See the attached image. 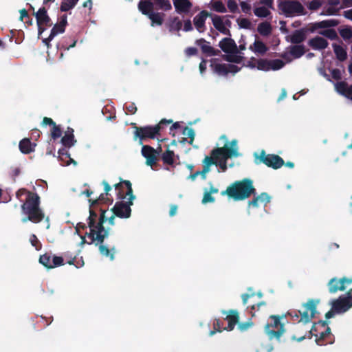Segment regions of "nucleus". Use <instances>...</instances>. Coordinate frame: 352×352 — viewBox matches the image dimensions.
<instances>
[{"mask_svg":"<svg viewBox=\"0 0 352 352\" xmlns=\"http://www.w3.org/2000/svg\"><path fill=\"white\" fill-rule=\"evenodd\" d=\"M99 205L91 207L89 209V216L87 218V225L89 232L85 233V236L91 239V244L96 242V245H98L100 253L106 257H109L111 260L114 259V253L111 252L114 248L109 250L103 244L104 239L109 234V230L105 229L103 224L107 221L105 213L106 209L99 208Z\"/></svg>","mask_w":352,"mask_h":352,"instance_id":"obj_1","label":"nucleus"},{"mask_svg":"<svg viewBox=\"0 0 352 352\" xmlns=\"http://www.w3.org/2000/svg\"><path fill=\"white\" fill-rule=\"evenodd\" d=\"M221 139L227 140V137L223 135ZM238 150L236 140H232L230 142L226 141L223 146L212 149L210 156H206L204 160H210L211 166H219L223 172H226L228 169V160L239 157L240 154Z\"/></svg>","mask_w":352,"mask_h":352,"instance_id":"obj_2","label":"nucleus"},{"mask_svg":"<svg viewBox=\"0 0 352 352\" xmlns=\"http://www.w3.org/2000/svg\"><path fill=\"white\" fill-rule=\"evenodd\" d=\"M117 191L118 199H124L129 196L127 202L118 201L112 208L111 211L116 217L119 218H129L131 216V206L133 205V201L135 198L133 194L131 183L129 180H122L114 185Z\"/></svg>","mask_w":352,"mask_h":352,"instance_id":"obj_3","label":"nucleus"},{"mask_svg":"<svg viewBox=\"0 0 352 352\" xmlns=\"http://www.w3.org/2000/svg\"><path fill=\"white\" fill-rule=\"evenodd\" d=\"M40 197L36 192H28L25 201H23L21 210L27 215L22 219V222L25 223L30 221L32 223H38L43 221L45 214L40 208Z\"/></svg>","mask_w":352,"mask_h":352,"instance_id":"obj_4","label":"nucleus"},{"mask_svg":"<svg viewBox=\"0 0 352 352\" xmlns=\"http://www.w3.org/2000/svg\"><path fill=\"white\" fill-rule=\"evenodd\" d=\"M255 194L256 189L253 185V181L249 178L233 182L226 190L221 192V195H227L234 201L245 200Z\"/></svg>","mask_w":352,"mask_h":352,"instance_id":"obj_5","label":"nucleus"},{"mask_svg":"<svg viewBox=\"0 0 352 352\" xmlns=\"http://www.w3.org/2000/svg\"><path fill=\"white\" fill-rule=\"evenodd\" d=\"M319 303V299H309L307 302L302 304L301 309L291 311L288 314L294 321L307 324L311 321L317 314V306Z\"/></svg>","mask_w":352,"mask_h":352,"instance_id":"obj_6","label":"nucleus"},{"mask_svg":"<svg viewBox=\"0 0 352 352\" xmlns=\"http://www.w3.org/2000/svg\"><path fill=\"white\" fill-rule=\"evenodd\" d=\"M173 122V120L162 119L155 126H135L134 139H139L140 144H142L144 140L147 139L154 140L160 135V131L163 129L164 124Z\"/></svg>","mask_w":352,"mask_h":352,"instance_id":"obj_7","label":"nucleus"},{"mask_svg":"<svg viewBox=\"0 0 352 352\" xmlns=\"http://www.w3.org/2000/svg\"><path fill=\"white\" fill-rule=\"evenodd\" d=\"M278 8L286 17L305 15L307 12L303 5L298 0H280Z\"/></svg>","mask_w":352,"mask_h":352,"instance_id":"obj_8","label":"nucleus"},{"mask_svg":"<svg viewBox=\"0 0 352 352\" xmlns=\"http://www.w3.org/2000/svg\"><path fill=\"white\" fill-rule=\"evenodd\" d=\"M256 163H263L273 169H278L284 165V160L278 155L266 154L265 151L262 150L259 155L256 156Z\"/></svg>","mask_w":352,"mask_h":352,"instance_id":"obj_9","label":"nucleus"},{"mask_svg":"<svg viewBox=\"0 0 352 352\" xmlns=\"http://www.w3.org/2000/svg\"><path fill=\"white\" fill-rule=\"evenodd\" d=\"M138 8L151 10L155 12L159 10L168 12L172 9V5L169 0H140L138 2Z\"/></svg>","mask_w":352,"mask_h":352,"instance_id":"obj_10","label":"nucleus"},{"mask_svg":"<svg viewBox=\"0 0 352 352\" xmlns=\"http://www.w3.org/2000/svg\"><path fill=\"white\" fill-rule=\"evenodd\" d=\"M271 322L265 327V331L270 339H279L284 332L283 324L280 322V317L272 315L270 316Z\"/></svg>","mask_w":352,"mask_h":352,"instance_id":"obj_11","label":"nucleus"},{"mask_svg":"<svg viewBox=\"0 0 352 352\" xmlns=\"http://www.w3.org/2000/svg\"><path fill=\"white\" fill-rule=\"evenodd\" d=\"M351 307H352V288L346 292V296H341L332 302V309L336 314L344 313Z\"/></svg>","mask_w":352,"mask_h":352,"instance_id":"obj_12","label":"nucleus"},{"mask_svg":"<svg viewBox=\"0 0 352 352\" xmlns=\"http://www.w3.org/2000/svg\"><path fill=\"white\" fill-rule=\"evenodd\" d=\"M34 14L36 19L38 34L40 35L45 30L46 27L52 26V22L45 7L40 8Z\"/></svg>","mask_w":352,"mask_h":352,"instance_id":"obj_13","label":"nucleus"},{"mask_svg":"<svg viewBox=\"0 0 352 352\" xmlns=\"http://www.w3.org/2000/svg\"><path fill=\"white\" fill-rule=\"evenodd\" d=\"M39 263L47 269H52L64 265L63 256L54 255L51 253H45L39 257Z\"/></svg>","mask_w":352,"mask_h":352,"instance_id":"obj_14","label":"nucleus"},{"mask_svg":"<svg viewBox=\"0 0 352 352\" xmlns=\"http://www.w3.org/2000/svg\"><path fill=\"white\" fill-rule=\"evenodd\" d=\"M67 25V19L66 15H63L58 23H56L52 29L51 30V32L47 38H45L43 40V42L47 46V48L50 46V41L58 34L63 33L65 30L66 25Z\"/></svg>","mask_w":352,"mask_h":352,"instance_id":"obj_15","label":"nucleus"},{"mask_svg":"<svg viewBox=\"0 0 352 352\" xmlns=\"http://www.w3.org/2000/svg\"><path fill=\"white\" fill-rule=\"evenodd\" d=\"M254 293L243 294L241 295L243 304L244 305H247V309L250 311L252 317H254L257 312H259L260 311L266 307V302L264 301H261L256 303L248 305V300L254 298Z\"/></svg>","mask_w":352,"mask_h":352,"instance_id":"obj_16","label":"nucleus"},{"mask_svg":"<svg viewBox=\"0 0 352 352\" xmlns=\"http://www.w3.org/2000/svg\"><path fill=\"white\" fill-rule=\"evenodd\" d=\"M352 284V279L346 277L338 279L332 278L328 283L329 292L331 294L336 293L338 291H344L347 285Z\"/></svg>","mask_w":352,"mask_h":352,"instance_id":"obj_17","label":"nucleus"},{"mask_svg":"<svg viewBox=\"0 0 352 352\" xmlns=\"http://www.w3.org/2000/svg\"><path fill=\"white\" fill-rule=\"evenodd\" d=\"M310 30L311 26L309 24L305 28L294 31L291 35L286 37V40L293 44H300L306 40L307 34L311 33Z\"/></svg>","mask_w":352,"mask_h":352,"instance_id":"obj_18","label":"nucleus"},{"mask_svg":"<svg viewBox=\"0 0 352 352\" xmlns=\"http://www.w3.org/2000/svg\"><path fill=\"white\" fill-rule=\"evenodd\" d=\"M102 184L104 186V193L100 194L99 197L96 199H89V202H91V207L95 206L96 205H100L102 203L107 204H111L113 203V198L109 197L110 195L109 191L112 189L111 186L105 180L102 181Z\"/></svg>","mask_w":352,"mask_h":352,"instance_id":"obj_19","label":"nucleus"},{"mask_svg":"<svg viewBox=\"0 0 352 352\" xmlns=\"http://www.w3.org/2000/svg\"><path fill=\"white\" fill-rule=\"evenodd\" d=\"M141 153L142 156L146 158V165L152 167L156 164L158 153L154 148L149 145H143Z\"/></svg>","mask_w":352,"mask_h":352,"instance_id":"obj_20","label":"nucleus"},{"mask_svg":"<svg viewBox=\"0 0 352 352\" xmlns=\"http://www.w3.org/2000/svg\"><path fill=\"white\" fill-rule=\"evenodd\" d=\"M142 14L146 15L151 21V25H162L164 23L165 14L163 12H155L151 10L138 8Z\"/></svg>","mask_w":352,"mask_h":352,"instance_id":"obj_21","label":"nucleus"},{"mask_svg":"<svg viewBox=\"0 0 352 352\" xmlns=\"http://www.w3.org/2000/svg\"><path fill=\"white\" fill-rule=\"evenodd\" d=\"M195 44L200 46L203 54L207 56H218L221 54L219 50L214 49L210 45V43L204 38H199L195 41Z\"/></svg>","mask_w":352,"mask_h":352,"instance_id":"obj_22","label":"nucleus"},{"mask_svg":"<svg viewBox=\"0 0 352 352\" xmlns=\"http://www.w3.org/2000/svg\"><path fill=\"white\" fill-rule=\"evenodd\" d=\"M221 50L227 54L239 53V48L235 41L230 38H223L219 43Z\"/></svg>","mask_w":352,"mask_h":352,"instance_id":"obj_23","label":"nucleus"},{"mask_svg":"<svg viewBox=\"0 0 352 352\" xmlns=\"http://www.w3.org/2000/svg\"><path fill=\"white\" fill-rule=\"evenodd\" d=\"M203 169L201 170H197L193 173H191L188 179L194 181L197 176L200 175L202 179H206V174L210 171L211 162L210 160H203L202 161Z\"/></svg>","mask_w":352,"mask_h":352,"instance_id":"obj_24","label":"nucleus"},{"mask_svg":"<svg viewBox=\"0 0 352 352\" xmlns=\"http://www.w3.org/2000/svg\"><path fill=\"white\" fill-rule=\"evenodd\" d=\"M209 15L206 10H202L194 17L193 23L198 32L201 33L204 32L206 20Z\"/></svg>","mask_w":352,"mask_h":352,"instance_id":"obj_25","label":"nucleus"},{"mask_svg":"<svg viewBox=\"0 0 352 352\" xmlns=\"http://www.w3.org/2000/svg\"><path fill=\"white\" fill-rule=\"evenodd\" d=\"M324 330L321 332H318V334H315L314 337L316 338V342L318 345H324V340L329 336L331 334V329L329 327H327V323L326 321H319L318 323Z\"/></svg>","mask_w":352,"mask_h":352,"instance_id":"obj_26","label":"nucleus"},{"mask_svg":"<svg viewBox=\"0 0 352 352\" xmlns=\"http://www.w3.org/2000/svg\"><path fill=\"white\" fill-rule=\"evenodd\" d=\"M339 21L337 19H327L314 23H309L311 26L310 30L311 32H314L319 28H329L331 27H336L339 24Z\"/></svg>","mask_w":352,"mask_h":352,"instance_id":"obj_27","label":"nucleus"},{"mask_svg":"<svg viewBox=\"0 0 352 352\" xmlns=\"http://www.w3.org/2000/svg\"><path fill=\"white\" fill-rule=\"evenodd\" d=\"M336 89L340 94L352 100V85H349L345 81H340L336 84Z\"/></svg>","mask_w":352,"mask_h":352,"instance_id":"obj_28","label":"nucleus"},{"mask_svg":"<svg viewBox=\"0 0 352 352\" xmlns=\"http://www.w3.org/2000/svg\"><path fill=\"white\" fill-rule=\"evenodd\" d=\"M173 5L179 14L188 13L192 6L190 0H173Z\"/></svg>","mask_w":352,"mask_h":352,"instance_id":"obj_29","label":"nucleus"},{"mask_svg":"<svg viewBox=\"0 0 352 352\" xmlns=\"http://www.w3.org/2000/svg\"><path fill=\"white\" fill-rule=\"evenodd\" d=\"M225 320L228 321V324L224 329L229 331L233 330L235 325L239 322V320L238 311L234 309L230 310L229 314L227 315Z\"/></svg>","mask_w":352,"mask_h":352,"instance_id":"obj_30","label":"nucleus"},{"mask_svg":"<svg viewBox=\"0 0 352 352\" xmlns=\"http://www.w3.org/2000/svg\"><path fill=\"white\" fill-rule=\"evenodd\" d=\"M308 43L314 50H324L329 45L328 41L325 38L318 36L310 39Z\"/></svg>","mask_w":352,"mask_h":352,"instance_id":"obj_31","label":"nucleus"},{"mask_svg":"<svg viewBox=\"0 0 352 352\" xmlns=\"http://www.w3.org/2000/svg\"><path fill=\"white\" fill-rule=\"evenodd\" d=\"M249 49L254 53H257L261 55L265 54L268 50L267 45L260 40H256L253 45L249 47Z\"/></svg>","mask_w":352,"mask_h":352,"instance_id":"obj_32","label":"nucleus"},{"mask_svg":"<svg viewBox=\"0 0 352 352\" xmlns=\"http://www.w3.org/2000/svg\"><path fill=\"white\" fill-rule=\"evenodd\" d=\"M19 149L24 154H29L34 151L36 144H32L30 139L24 138L19 142Z\"/></svg>","mask_w":352,"mask_h":352,"instance_id":"obj_33","label":"nucleus"},{"mask_svg":"<svg viewBox=\"0 0 352 352\" xmlns=\"http://www.w3.org/2000/svg\"><path fill=\"white\" fill-rule=\"evenodd\" d=\"M305 53V48L303 45L295 44L289 47V54L294 58H299Z\"/></svg>","mask_w":352,"mask_h":352,"instance_id":"obj_34","label":"nucleus"},{"mask_svg":"<svg viewBox=\"0 0 352 352\" xmlns=\"http://www.w3.org/2000/svg\"><path fill=\"white\" fill-rule=\"evenodd\" d=\"M67 148L64 147L58 150V158L60 159V160L65 162V165L67 166L69 165L72 163L76 164V161L71 158L70 154L69 153Z\"/></svg>","mask_w":352,"mask_h":352,"instance_id":"obj_35","label":"nucleus"},{"mask_svg":"<svg viewBox=\"0 0 352 352\" xmlns=\"http://www.w3.org/2000/svg\"><path fill=\"white\" fill-rule=\"evenodd\" d=\"M333 48L338 60L342 62L347 58L346 51L342 46L334 43L333 44Z\"/></svg>","mask_w":352,"mask_h":352,"instance_id":"obj_36","label":"nucleus"},{"mask_svg":"<svg viewBox=\"0 0 352 352\" xmlns=\"http://www.w3.org/2000/svg\"><path fill=\"white\" fill-rule=\"evenodd\" d=\"M212 23L214 27L220 32L223 34H227L228 32H230V31L225 27V25L221 16H215L212 19Z\"/></svg>","mask_w":352,"mask_h":352,"instance_id":"obj_37","label":"nucleus"},{"mask_svg":"<svg viewBox=\"0 0 352 352\" xmlns=\"http://www.w3.org/2000/svg\"><path fill=\"white\" fill-rule=\"evenodd\" d=\"M174 157V151L168 148L162 153V160L164 164L172 166L175 162Z\"/></svg>","mask_w":352,"mask_h":352,"instance_id":"obj_38","label":"nucleus"},{"mask_svg":"<svg viewBox=\"0 0 352 352\" xmlns=\"http://www.w3.org/2000/svg\"><path fill=\"white\" fill-rule=\"evenodd\" d=\"M77 40L75 38L65 37L60 43L58 45V47L63 48L64 50H69L72 47H75Z\"/></svg>","mask_w":352,"mask_h":352,"instance_id":"obj_39","label":"nucleus"},{"mask_svg":"<svg viewBox=\"0 0 352 352\" xmlns=\"http://www.w3.org/2000/svg\"><path fill=\"white\" fill-rule=\"evenodd\" d=\"M76 142L77 140L75 139L74 135H70L66 133H65L60 140V142L63 146L68 148L73 146L76 143Z\"/></svg>","mask_w":352,"mask_h":352,"instance_id":"obj_40","label":"nucleus"},{"mask_svg":"<svg viewBox=\"0 0 352 352\" xmlns=\"http://www.w3.org/2000/svg\"><path fill=\"white\" fill-rule=\"evenodd\" d=\"M213 71L219 75L226 76L229 74L228 70V64L225 63H217L215 65L211 64L210 65Z\"/></svg>","mask_w":352,"mask_h":352,"instance_id":"obj_41","label":"nucleus"},{"mask_svg":"<svg viewBox=\"0 0 352 352\" xmlns=\"http://www.w3.org/2000/svg\"><path fill=\"white\" fill-rule=\"evenodd\" d=\"M258 32L262 36H268L272 32V26L268 22H262L258 25Z\"/></svg>","mask_w":352,"mask_h":352,"instance_id":"obj_42","label":"nucleus"},{"mask_svg":"<svg viewBox=\"0 0 352 352\" xmlns=\"http://www.w3.org/2000/svg\"><path fill=\"white\" fill-rule=\"evenodd\" d=\"M269 9L270 8L265 6L258 7L254 10V13L258 17L266 18L271 15V12Z\"/></svg>","mask_w":352,"mask_h":352,"instance_id":"obj_43","label":"nucleus"},{"mask_svg":"<svg viewBox=\"0 0 352 352\" xmlns=\"http://www.w3.org/2000/svg\"><path fill=\"white\" fill-rule=\"evenodd\" d=\"M182 28V22L179 20V17L175 16L170 22L168 28L170 32L177 31L179 32Z\"/></svg>","mask_w":352,"mask_h":352,"instance_id":"obj_44","label":"nucleus"},{"mask_svg":"<svg viewBox=\"0 0 352 352\" xmlns=\"http://www.w3.org/2000/svg\"><path fill=\"white\" fill-rule=\"evenodd\" d=\"M239 53L236 54H228L223 56V58L230 63H240L242 62L243 57L239 55Z\"/></svg>","mask_w":352,"mask_h":352,"instance_id":"obj_45","label":"nucleus"},{"mask_svg":"<svg viewBox=\"0 0 352 352\" xmlns=\"http://www.w3.org/2000/svg\"><path fill=\"white\" fill-rule=\"evenodd\" d=\"M78 0H63L60 4V10L62 12H67L72 9L77 3Z\"/></svg>","mask_w":352,"mask_h":352,"instance_id":"obj_46","label":"nucleus"},{"mask_svg":"<svg viewBox=\"0 0 352 352\" xmlns=\"http://www.w3.org/2000/svg\"><path fill=\"white\" fill-rule=\"evenodd\" d=\"M270 70H278L285 66V63L280 59L269 60Z\"/></svg>","mask_w":352,"mask_h":352,"instance_id":"obj_47","label":"nucleus"},{"mask_svg":"<svg viewBox=\"0 0 352 352\" xmlns=\"http://www.w3.org/2000/svg\"><path fill=\"white\" fill-rule=\"evenodd\" d=\"M214 329L210 331L209 335L212 336L217 331L222 332L223 330H226L223 327L222 322L219 319H215L213 322Z\"/></svg>","mask_w":352,"mask_h":352,"instance_id":"obj_48","label":"nucleus"},{"mask_svg":"<svg viewBox=\"0 0 352 352\" xmlns=\"http://www.w3.org/2000/svg\"><path fill=\"white\" fill-rule=\"evenodd\" d=\"M182 134L190 138L188 143L192 144L195 135L194 129L188 126H185L183 129Z\"/></svg>","mask_w":352,"mask_h":352,"instance_id":"obj_49","label":"nucleus"},{"mask_svg":"<svg viewBox=\"0 0 352 352\" xmlns=\"http://www.w3.org/2000/svg\"><path fill=\"white\" fill-rule=\"evenodd\" d=\"M320 34L331 40H336L338 38L337 32L334 29H327L320 32Z\"/></svg>","mask_w":352,"mask_h":352,"instance_id":"obj_50","label":"nucleus"},{"mask_svg":"<svg viewBox=\"0 0 352 352\" xmlns=\"http://www.w3.org/2000/svg\"><path fill=\"white\" fill-rule=\"evenodd\" d=\"M212 9L220 13L226 12L227 10L221 1H216L212 3Z\"/></svg>","mask_w":352,"mask_h":352,"instance_id":"obj_51","label":"nucleus"},{"mask_svg":"<svg viewBox=\"0 0 352 352\" xmlns=\"http://www.w3.org/2000/svg\"><path fill=\"white\" fill-rule=\"evenodd\" d=\"M62 135V130L59 125L52 126V129L51 130V137L53 140H56L59 138Z\"/></svg>","mask_w":352,"mask_h":352,"instance_id":"obj_52","label":"nucleus"},{"mask_svg":"<svg viewBox=\"0 0 352 352\" xmlns=\"http://www.w3.org/2000/svg\"><path fill=\"white\" fill-rule=\"evenodd\" d=\"M340 36L344 39L348 40L352 38V28L347 27L339 30Z\"/></svg>","mask_w":352,"mask_h":352,"instance_id":"obj_53","label":"nucleus"},{"mask_svg":"<svg viewBox=\"0 0 352 352\" xmlns=\"http://www.w3.org/2000/svg\"><path fill=\"white\" fill-rule=\"evenodd\" d=\"M257 69L263 71H269V60L267 59H259L257 60Z\"/></svg>","mask_w":352,"mask_h":352,"instance_id":"obj_54","label":"nucleus"},{"mask_svg":"<svg viewBox=\"0 0 352 352\" xmlns=\"http://www.w3.org/2000/svg\"><path fill=\"white\" fill-rule=\"evenodd\" d=\"M30 241L31 245L35 247L36 250H39L41 249L42 245L35 234H33L30 236Z\"/></svg>","mask_w":352,"mask_h":352,"instance_id":"obj_55","label":"nucleus"},{"mask_svg":"<svg viewBox=\"0 0 352 352\" xmlns=\"http://www.w3.org/2000/svg\"><path fill=\"white\" fill-rule=\"evenodd\" d=\"M227 6L232 13L239 12L238 5L234 0H228L227 1Z\"/></svg>","mask_w":352,"mask_h":352,"instance_id":"obj_56","label":"nucleus"},{"mask_svg":"<svg viewBox=\"0 0 352 352\" xmlns=\"http://www.w3.org/2000/svg\"><path fill=\"white\" fill-rule=\"evenodd\" d=\"M322 6V3L319 0H312L309 2L307 7L310 10H317Z\"/></svg>","mask_w":352,"mask_h":352,"instance_id":"obj_57","label":"nucleus"},{"mask_svg":"<svg viewBox=\"0 0 352 352\" xmlns=\"http://www.w3.org/2000/svg\"><path fill=\"white\" fill-rule=\"evenodd\" d=\"M261 204L266 206L270 201V197L266 192H262L260 195L257 196Z\"/></svg>","mask_w":352,"mask_h":352,"instance_id":"obj_58","label":"nucleus"},{"mask_svg":"<svg viewBox=\"0 0 352 352\" xmlns=\"http://www.w3.org/2000/svg\"><path fill=\"white\" fill-rule=\"evenodd\" d=\"M238 24L240 26V28L244 29H250L251 26V23L250 20L246 18L239 19Z\"/></svg>","mask_w":352,"mask_h":352,"instance_id":"obj_59","label":"nucleus"},{"mask_svg":"<svg viewBox=\"0 0 352 352\" xmlns=\"http://www.w3.org/2000/svg\"><path fill=\"white\" fill-rule=\"evenodd\" d=\"M214 198L212 196V194L210 192H208V191H206L204 195V197L202 199L203 204H207V203H212L214 201Z\"/></svg>","mask_w":352,"mask_h":352,"instance_id":"obj_60","label":"nucleus"},{"mask_svg":"<svg viewBox=\"0 0 352 352\" xmlns=\"http://www.w3.org/2000/svg\"><path fill=\"white\" fill-rule=\"evenodd\" d=\"M185 54L190 57L192 56H195L198 54V50L195 47H188L184 50Z\"/></svg>","mask_w":352,"mask_h":352,"instance_id":"obj_61","label":"nucleus"},{"mask_svg":"<svg viewBox=\"0 0 352 352\" xmlns=\"http://www.w3.org/2000/svg\"><path fill=\"white\" fill-rule=\"evenodd\" d=\"M253 325V322L251 321H247L245 322L239 323L238 328L241 331H245Z\"/></svg>","mask_w":352,"mask_h":352,"instance_id":"obj_62","label":"nucleus"},{"mask_svg":"<svg viewBox=\"0 0 352 352\" xmlns=\"http://www.w3.org/2000/svg\"><path fill=\"white\" fill-rule=\"evenodd\" d=\"M240 6H241L243 12H244L245 14H250L252 8L249 3H248L247 2H245V1H242L240 3Z\"/></svg>","mask_w":352,"mask_h":352,"instance_id":"obj_63","label":"nucleus"},{"mask_svg":"<svg viewBox=\"0 0 352 352\" xmlns=\"http://www.w3.org/2000/svg\"><path fill=\"white\" fill-rule=\"evenodd\" d=\"M21 173V169L19 167H13V168H11V171H10V176L12 178L13 181L15 182L16 181V177L17 176H19Z\"/></svg>","mask_w":352,"mask_h":352,"instance_id":"obj_64","label":"nucleus"}]
</instances>
